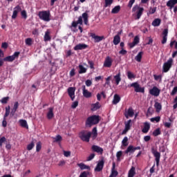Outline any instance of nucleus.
<instances>
[{
    "label": "nucleus",
    "mask_w": 177,
    "mask_h": 177,
    "mask_svg": "<svg viewBox=\"0 0 177 177\" xmlns=\"http://www.w3.org/2000/svg\"><path fill=\"white\" fill-rule=\"evenodd\" d=\"M99 122H100V117L98 115H93L86 119L85 125L86 127L91 128V127H93V125H97Z\"/></svg>",
    "instance_id": "obj_1"
},
{
    "label": "nucleus",
    "mask_w": 177,
    "mask_h": 177,
    "mask_svg": "<svg viewBox=\"0 0 177 177\" xmlns=\"http://www.w3.org/2000/svg\"><path fill=\"white\" fill-rule=\"evenodd\" d=\"M91 136H92V133L86 130H83L80 133H79V138L83 142H89Z\"/></svg>",
    "instance_id": "obj_2"
},
{
    "label": "nucleus",
    "mask_w": 177,
    "mask_h": 177,
    "mask_svg": "<svg viewBox=\"0 0 177 177\" xmlns=\"http://www.w3.org/2000/svg\"><path fill=\"white\" fill-rule=\"evenodd\" d=\"M132 12H136L135 20H139L140 17H142V15H143V12H145V8L140 7L138 5H136L132 8Z\"/></svg>",
    "instance_id": "obj_3"
},
{
    "label": "nucleus",
    "mask_w": 177,
    "mask_h": 177,
    "mask_svg": "<svg viewBox=\"0 0 177 177\" xmlns=\"http://www.w3.org/2000/svg\"><path fill=\"white\" fill-rule=\"evenodd\" d=\"M38 17L40 20H44V21H50V12L49 11H39Z\"/></svg>",
    "instance_id": "obj_4"
},
{
    "label": "nucleus",
    "mask_w": 177,
    "mask_h": 177,
    "mask_svg": "<svg viewBox=\"0 0 177 177\" xmlns=\"http://www.w3.org/2000/svg\"><path fill=\"white\" fill-rule=\"evenodd\" d=\"M82 19L84 20V23L86 26H89V16L88 15V12H84L82 16L79 17L78 20L76 21L77 24H82Z\"/></svg>",
    "instance_id": "obj_5"
},
{
    "label": "nucleus",
    "mask_w": 177,
    "mask_h": 177,
    "mask_svg": "<svg viewBox=\"0 0 177 177\" xmlns=\"http://www.w3.org/2000/svg\"><path fill=\"white\" fill-rule=\"evenodd\" d=\"M130 86L131 88H134V91L136 93H145V87H140V84L138 82L131 83Z\"/></svg>",
    "instance_id": "obj_6"
},
{
    "label": "nucleus",
    "mask_w": 177,
    "mask_h": 177,
    "mask_svg": "<svg viewBox=\"0 0 177 177\" xmlns=\"http://www.w3.org/2000/svg\"><path fill=\"white\" fill-rule=\"evenodd\" d=\"M172 63H174V59L172 58H169L167 62L163 64L162 71L163 73H168L172 67Z\"/></svg>",
    "instance_id": "obj_7"
},
{
    "label": "nucleus",
    "mask_w": 177,
    "mask_h": 177,
    "mask_svg": "<svg viewBox=\"0 0 177 177\" xmlns=\"http://www.w3.org/2000/svg\"><path fill=\"white\" fill-rule=\"evenodd\" d=\"M151 153L153 156L155 157L156 167H158L160 165V158H161V153L158 152L157 149H154V147L151 148Z\"/></svg>",
    "instance_id": "obj_8"
},
{
    "label": "nucleus",
    "mask_w": 177,
    "mask_h": 177,
    "mask_svg": "<svg viewBox=\"0 0 177 177\" xmlns=\"http://www.w3.org/2000/svg\"><path fill=\"white\" fill-rule=\"evenodd\" d=\"M20 52H15L12 55L3 58V62H13L16 58L19 57Z\"/></svg>",
    "instance_id": "obj_9"
},
{
    "label": "nucleus",
    "mask_w": 177,
    "mask_h": 177,
    "mask_svg": "<svg viewBox=\"0 0 177 177\" xmlns=\"http://www.w3.org/2000/svg\"><path fill=\"white\" fill-rule=\"evenodd\" d=\"M160 92H161V90L157 88V86H153L152 88L149 90V93L152 96H160Z\"/></svg>",
    "instance_id": "obj_10"
},
{
    "label": "nucleus",
    "mask_w": 177,
    "mask_h": 177,
    "mask_svg": "<svg viewBox=\"0 0 177 177\" xmlns=\"http://www.w3.org/2000/svg\"><path fill=\"white\" fill-rule=\"evenodd\" d=\"M68 95L71 97V100H74L75 99V88L69 87L67 89Z\"/></svg>",
    "instance_id": "obj_11"
},
{
    "label": "nucleus",
    "mask_w": 177,
    "mask_h": 177,
    "mask_svg": "<svg viewBox=\"0 0 177 177\" xmlns=\"http://www.w3.org/2000/svg\"><path fill=\"white\" fill-rule=\"evenodd\" d=\"M113 66V59H111L109 56L106 57L104 62V67H106L110 68Z\"/></svg>",
    "instance_id": "obj_12"
},
{
    "label": "nucleus",
    "mask_w": 177,
    "mask_h": 177,
    "mask_svg": "<svg viewBox=\"0 0 177 177\" xmlns=\"http://www.w3.org/2000/svg\"><path fill=\"white\" fill-rule=\"evenodd\" d=\"M104 167V160H101L98 162L97 166L95 167L94 171L95 172H100L103 170V167Z\"/></svg>",
    "instance_id": "obj_13"
},
{
    "label": "nucleus",
    "mask_w": 177,
    "mask_h": 177,
    "mask_svg": "<svg viewBox=\"0 0 177 177\" xmlns=\"http://www.w3.org/2000/svg\"><path fill=\"white\" fill-rule=\"evenodd\" d=\"M140 147H134L132 145H129L127 150L125 151V153L128 154V153H135V151H136V150H140Z\"/></svg>",
    "instance_id": "obj_14"
},
{
    "label": "nucleus",
    "mask_w": 177,
    "mask_h": 177,
    "mask_svg": "<svg viewBox=\"0 0 177 177\" xmlns=\"http://www.w3.org/2000/svg\"><path fill=\"white\" fill-rule=\"evenodd\" d=\"M82 88V91H83V96L84 97H86V99H89V97H92V93H91V92L88 91V90H86L85 85H83Z\"/></svg>",
    "instance_id": "obj_15"
},
{
    "label": "nucleus",
    "mask_w": 177,
    "mask_h": 177,
    "mask_svg": "<svg viewBox=\"0 0 177 177\" xmlns=\"http://www.w3.org/2000/svg\"><path fill=\"white\" fill-rule=\"evenodd\" d=\"M19 12H21V7L20 6H17L14 8V11L12 12V19H15L17 17V15L19 14Z\"/></svg>",
    "instance_id": "obj_16"
},
{
    "label": "nucleus",
    "mask_w": 177,
    "mask_h": 177,
    "mask_svg": "<svg viewBox=\"0 0 177 177\" xmlns=\"http://www.w3.org/2000/svg\"><path fill=\"white\" fill-rule=\"evenodd\" d=\"M91 37L95 39V42H100L104 39V36H97L95 33H91Z\"/></svg>",
    "instance_id": "obj_17"
},
{
    "label": "nucleus",
    "mask_w": 177,
    "mask_h": 177,
    "mask_svg": "<svg viewBox=\"0 0 177 177\" xmlns=\"http://www.w3.org/2000/svg\"><path fill=\"white\" fill-rule=\"evenodd\" d=\"M88 45L85 44H79L74 47V50H82V49H86Z\"/></svg>",
    "instance_id": "obj_18"
},
{
    "label": "nucleus",
    "mask_w": 177,
    "mask_h": 177,
    "mask_svg": "<svg viewBox=\"0 0 177 177\" xmlns=\"http://www.w3.org/2000/svg\"><path fill=\"white\" fill-rule=\"evenodd\" d=\"M91 149L93 151H95V153H100V154H103V148L97 145H93Z\"/></svg>",
    "instance_id": "obj_19"
},
{
    "label": "nucleus",
    "mask_w": 177,
    "mask_h": 177,
    "mask_svg": "<svg viewBox=\"0 0 177 177\" xmlns=\"http://www.w3.org/2000/svg\"><path fill=\"white\" fill-rule=\"evenodd\" d=\"M177 3V0H169L167 2V8H169V9H172L173 8L175 7V5Z\"/></svg>",
    "instance_id": "obj_20"
},
{
    "label": "nucleus",
    "mask_w": 177,
    "mask_h": 177,
    "mask_svg": "<svg viewBox=\"0 0 177 177\" xmlns=\"http://www.w3.org/2000/svg\"><path fill=\"white\" fill-rule=\"evenodd\" d=\"M135 112H133V109L132 108H129L127 112H125L124 116L126 118H129V117H133Z\"/></svg>",
    "instance_id": "obj_21"
},
{
    "label": "nucleus",
    "mask_w": 177,
    "mask_h": 177,
    "mask_svg": "<svg viewBox=\"0 0 177 177\" xmlns=\"http://www.w3.org/2000/svg\"><path fill=\"white\" fill-rule=\"evenodd\" d=\"M149 131H150V124H149V122H146L144 123V127L142 129V132L143 133H147V132H149Z\"/></svg>",
    "instance_id": "obj_22"
},
{
    "label": "nucleus",
    "mask_w": 177,
    "mask_h": 177,
    "mask_svg": "<svg viewBox=\"0 0 177 177\" xmlns=\"http://www.w3.org/2000/svg\"><path fill=\"white\" fill-rule=\"evenodd\" d=\"M121 100V97L118 94H115L113 96V100L112 101L113 104H118Z\"/></svg>",
    "instance_id": "obj_23"
},
{
    "label": "nucleus",
    "mask_w": 177,
    "mask_h": 177,
    "mask_svg": "<svg viewBox=\"0 0 177 177\" xmlns=\"http://www.w3.org/2000/svg\"><path fill=\"white\" fill-rule=\"evenodd\" d=\"M113 78L116 85H119L120 82H121V72H119Z\"/></svg>",
    "instance_id": "obj_24"
},
{
    "label": "nucleus",
    "mask_w": 177,
    "mask_h": 177,
    "mask_svg": "<svg viewBox=\"0 0 177 177\" xmlns=\"http://www.w3.org/2000/svg\"><path fill=\"white\" fill-rule=\"evenodd\" d=\"M55 116L53 113V108H48V112L47 113V118L48 120H52L53 117Z\"/></svg>",
    "instance_id": "obj_25"
},
{
    "label": "nucleus",
    "mask_w": 177,
    "mask_h": 177,
    "mask_svg": "<svg viewBox=\"0 0 177 177\" xmlns=\"http://www.w3.org/2000/svg\"><path fill=\"white\" fill-rule=\"evenodd\" d=\"M154 107L156 110V113H160V111H161V109H162V106L160 102H155Z\"/></svg>",
    "instance_id": "obj_26"
},
{
    "label": "nucleus",
    "mask_w": 177,
    "mask_h": 177,
    "mask_svg": "<svg viewBox=\"0 0 177 177\" xmlns=\"http://www.w3.org/2000/svg\"><path fill=\"white\" fill-rule=\"evenodd\" d=\"M160 24H161V19L159 18L155 19L152 22V26H153V27H158Z\"/></svg>",
    "instance_id": "obj_27"
},
{
    "label": "nucleus",
    "mask_w": 177,
    "mask_h": 177,
    "mask_svg": "<svg viewBox=\"0 0 177 177\" xmlns=\"http://www.w3.org/2000/svg\"><path fill=\"white\" fill-rule=\"evenodd\" d=\"M99 109H100V103L99 102L92 105V111H96V110H99Z\"/></svg>",
    "instance_id": "obj_28"
},
{
    "label": "nucleus",
    "mask_w": 177,
    "mask_h": 177,
    "mask_svg": "<svg viewBox=\"0 0 177 177\" xmlns=\"http://www.w3.org/2000/svg\"><path fill=\"white\" fill-rule=\"evenodd\" d=\"M120 41H121V37H120V35H116L114 37V38H113V44H114L115 45H118V44H120Z\"/></svg>",
    "instance_id": "obj_29"
},
{
    "label": "nucleus",
    "mask_w": 177,
    "mask_h": 177,
    "mask_svg": "<svg viewBox=\"0 0 177 177\" xmlns=\"http://www.w3.org/2000/svg\"><path fill=\"white\" fill-rule=\"evenodd\" d=\"M120 10H121V6H116L112 9L111 13H113V15H117V13H118Z\"/></svg>",
    "instance_id": "obj_30"
},
{
    "label": "nucleus",
    "mask_w": 177,
    "mask_h": 177,
    "mask_svg": "<svg viewBox=\"0 0 177 177\" xmlns=\"http://www.w3.org/2000/svg\"><path fill=\"white\" fill-rule=\"evenodd\" d=\"M136 172L135 171V167H132L131 169L129 171L128 177H134Z\"/></svg>",
    "instance_id": "obj_31"
},
{
    "label": "nucleus",
    "mask_w": 177,
    "mask_h": 177,
    "mask_svg": "<svg viewBox=\"0 0 177 177\" xmlns=\"http://www.w3.org/2000/svg\"><path fill=\"white\" fill-rule=\"evenodd\" d=\"M78 167L80 168V169L84 170V169H91V167L84 163H78L77 164Z\"/></svg>",
    "instance_id": "obj_32"
},
{
    "label": "nucleus",
    "mask_w": 177,
    "mask_h": 177,
    "mask_svg": "<svg viewBox=\"0 0 177 177\" xmlns=\"http://www.w3.org/2000/svg\"><path fill=\"white\" fill-rule=\"evenodd\" d=\"M127 75L129 80H135V78H136V76L130 71H127Z\"/></svg>",
    "instance_id": "obj_33"
},
{
    "label": "nucleus",
    "mask_w": 177,
    "mask_h": 177,
    "mask_svg": "<svg viewBox=\"0 0 177 177\" xmlns=\"http://www.w3.org/2000/svg\"><path fill=\"white\" fill-rule=\"evenodd\" d=\"M86 68L82 65H79V74H85L86 73Z\"/></svg>",
    "instance_id": "obj_34"
},
{
    "label": "nucleus",
    "mask_w": 177,
    "mask_h": 177,
    "mask_svg": "<svg viewBox=\"0 0 177 177\" xmlns=\"http://www.w3.org/2000/svg\"><path fill=\"white\" fill-rule=\"evenodd\" d=\"M20 125L22 128H28V124H27V120H19Z\"/></svg>",
    "instance_id": "obj_35"
},
{
    "label": "nucleus",
    "mask_w": 177,
    "mask_h": 177,
    "mask_svg": "<svg viewBox=\"0 0 177 177\" xmlns=\"http://www.w3.org/2000/svg\"><path fill=\"white\" fill-rule=\"evenodd\" d=\"M142 56H143V52L141 51L136 56L135 60L138 62H142Z\"/></svg>",
    "instance_id": "obj_36"
},
{
    "label": "nucleus",
    "mask_w": 177,
    "mask_h": 177,
    "mask_svg": "<svg viewBox=\"0 0 177 177\" xmlns=\"http://www.w3.org/2000/svg\"><path fill=\"white\" fill-rule=\"evenodd\" d=\"M9 114H10V106H8L6 107V113L3 115L4 118H8L9 117Z\"/></svg>",
    "instance_id": "obj_37"
},
{
    "label": "nucleus",
    "mask_w": 177,
    "mask_h": 177,
    "mask_svg": "<svg viewBox=\"0 0 177 177\" xmlns=\"http://www.w3.org/2000/svg\"><path fill=\"white\" fill-rule=\"evenodd\" d=\"M132 122L131 120H129L127 122H125L124 123V129H128L129 131V129H131V127H132V124H131Z\"/></svg>",
    "instance_id": "obj_38"
},
{
    "label": "nucleus",
    "mask_w": 177,
    "mask_h": 177,
    "mask_svg": "<svg viewBox=\"0 0 177 177\" xmlns=\"http://www.w3.org/2000/svg\"><path fill=\"white\" fill-rule=\"evenodd\" d=\"M105 4L104 6V8H109V6H111L113 5V2H114V0H104Z\"/></svg>",
    "instance_id": "obj_39"
},
{
    "label": "nucleus",
    "mask_w": 177,
    "mask_h": 177,
    "mask_svg": "<svg viewBox=\"0 0 177 177\" xmlns=\"http://www.w3.org/2000/svg\"><path fill=\"white\" fill-rule=\"evenodd\" d=\"M156 10H157V7L150 8L149 12H147V16H149V15H154Z\"/></svg>",
    "instance_id": "obj_40"
},
{
    "label": "nucleus",
    "mask_w": 177,
    "mask_h": 177,
    "mask_svg": "<svg viewBox=\"0 0 177 177\" xmlns=\"http://www.w3.org/2000/svg\"><path fill=\"white\" fill-rule=\"evenodd\" d=\"M161 120V117L160 116H156L155 118H152L150 119L151 122H160Z\"/></svg>",
    "instance_id": "obj_41"
},
{
    "label": "nucleus",
    "mask_w": 177,
    "mask_h": 177,
    "mask_svg": "<svg viewBox=\"0 0 177 177\" xmlns=\"http://www.w3.org/2000/svg\"><path fill=\"white\" fill-rule=\"evenodd\" d=\"M122 145L124 147H127L128 146V137H124L122 141Z\"/></svg>",
    "instance_id": "obj_42"
},
{
    "label": "nucleus",
    "mask_w": 177,
    "mask_h": 177,
    "mask_svg": "<svg viewBox=\"0 0 177 177\" xmlns=\"http://www.w3.org/2000/svg\"><path fill=\"white\" fill-rule=\"evenodd\" d=\"M49 31H46L44 35V41H50V35H49Z\"/></svg>",
    "instance_id": "obj_43"
},
{
    "label": "nucleus",
    "mask_w": 177,
    "mask_h": 177,
    "mask_svg": "<svg viewBox=\"0 0 177 177\" xmlns=\"http://www.w3.org/2000/svg\"><path fill=\"white\" fill-rule=\"evenodd\" d=\"M158 135H161V130H160V128H158L153 131V136H158Z\"/></svg>",
    "instance_id": "obj_44"
},
{
    "label": "nucleus",
    "mask_w": 177,
    "mask_h": 177,
    "mask_svg": "<svg viewBox=\"0 0 177 177\" xmlns=\"http://www.w3.org/2000/svg\"><path fill=\"white\" fill-rule=\"evenodd\" d=\"M92 133H93V138L95 139V138H97V128L94 127L92 130Z\"/></svg>",
    "instance_id": "obj_45"
},
{
    "label": "nucleus",
    "mask_w": 177,
    "mask_h": 177,
    "mask_svg": "<svg viewBox=\"0 0 177 177\" xmlns=\"http://www.w3.org/2000/svg\"><path fill=\"white\" fill-rule=\"evenodd\" d=\"M26 45H28V46H31L32 45V39L31 38H27L25 40Z\"/></svg>",
    "instance_id": "obj_46"
},
{
    "label": "nucleus",
    "mask_w": 177,
    "mask_h": 177,
    "mask_svg": "<svg viewBox=\"0 0 177 177\" xmlns=\"http://www.w3.org/2000/svg\"><path fill=\"white\" fill-rule=\"evenodd\" d=\"M8 101L9 97H4L0 100L1 103H2L3 104H6V103H8Z\"/></svg>",
    "instance_id": "obj_47"
},
{
    "label": "nucleus",
    "mask_w": 177,
    "mask_h": 177,
    "mask_svg": "<svg viewBox=\"0 0 177 177\" xmlns=\"http://www.w3.org/2000/svg\"><path fill=\"white\" fill-rule=\"evenodd\" d=\"M62 136L60 135H57L56 136L55 138H54V142H62Z\"/></svg>",
    "instance_id": "obj_48"
},
{
    "label": "nucleus",
    "mask_w": 177,
    "mask_h": 177,
    "mask_svg": "<svg viewBox=\"0 0 177 177\" xmlns=\"http://www.w3.org/2000/svg\"><path fill=\"white\" fill-rule=\"evenodd\" d=\"M34 146H35V145L34 144V142H31L30 144L28 145L27 150L28 151L32 150V149H34Z\"/></svg>",
    "instance_id": "obj_49"
},
{
    "label": "nucleus",
    "mask_w": 177,
    "mask_h": 177,
    "mask_svg": "<svg viewBox=\"0 0 177 177\" xmlns=\"http://www.w3.org/2000/svg\"><path fill=\"white\" fill-rule=\"evenodd\" d=\"M41 149H42V145L41 144V142H38L36 145V151H40Z\"/></svg>",
    "instance_id": "obj_50"
},
{
    "label": "nucleus",
    "mask_w": 177,
    "mask_h": 177,
    "mask_svg": "<svg viewBox=\"0 0 177 177\" xmlns=\"http://www.w3.org/2000/svg\"><path fill=\"white\" fill-rule=\"evenodd\" d=\"M88 64H89L90 68H91V70H95V63H93V61L88 60Z\"/></svg>",
    "instance_id": "obj_51"
},
{
    "label": "nucleus",
    "mask_w": 177,
    "mask_h": 177,
    "mask_svg": "<svg viewBox=\"0 0 177 177\" xmlns=\"http://www.w3.org/2000/svg\"><path fill=\"white\" fill-rule=\"evenodd\" d=\"M122 156V151H119L117 152L116 157H117L118 161H120L121 160Z\"/></svg>",
    "instance_id": "obj_52"
},
{
    "label": "nucleus",
    "mask_w": 177,
    "mask_h": 177,
    "mask_svg": "<svg viewBox=\"0 0 177 177\" xmlns=\"http://www.w3.org/2000/svg\"><path fill=\"white\" fill-rule=\"evenodd\" d=\"M6 142V138L5 136H3L0 138V147H2V145Z\"/></svg>",
    "instance_id": "obj_53"
},
{
    "label": "nucleus",
    "mask_w": 177,
    "mask_h": 177,
    "mask_svg": "<svg viewBox=\"0 0 177 177\" xmlns=\"http://www.w3.org/2000/svg\"><path fill=\"white\" fill-rule=\"evenodd\" d=\"M88 175H89V171H83L80 174L79 177H88Z\"/></svg>",
    "instance_id": "obj_54"
},
{
    "label": "nucleus",
    "mask_w": 177,
    "mask_h": 177,
    "mask_svg": "<svg viewBox=\"0 0 177 177\" xmlns=\"http://www.w3.org/2000/svg\"><path fill=\"white\" fill-rule=\"evenodd\" d=\"M2 127H3V128H6V127H8V122L6 121V118H3Z\"/></svg>",
    "instance_id": "obj_55"
},
{
    "label": "nucleus",
    "mask_w": 177,
    "mask_h": 177,
    "mask_svg": "<svg viewBox=\"0 0 177 177\" xmlns=\"http://www.w3.org/2000/svg\"><path fill=\"white\" fill-rule=\"evenodd\" d=\"M21 16L24 18V19H27V11H26V10H22L21 12Z\"/></svg>",
    "instance_id": "obj_56"
},
{
    "label": "nucleus",
    "mask_w": 177,
    "mask_h": 177,
    "mask_svg": "<svg viewBox=\"0 0 177 177\" xmlns=\"http://www.w3.org/2000/svg\"><path fill=\"white\" fill-rule=\"evenodd\" d=\"M176 93H177V86H175V87L173 88V90L171 91L170 95H171V96H174V95H176Z\"/></svg>",
    "instance_id": "obj_57"
},
{
    "label": "nucleus",
    "mask_w": 177,
    "mask_h": 177,
    "mask_svg": "<svg viewBox=\"0 0 177 177\" xmlns=\"http://www.w3.org/2000/svg\"><path fill=\"white\" fill-rule=\"evenodd\" d=\"M140 41V39L139 38V36H136V37H134L133 41L134 42V44H136L138 45V44H139Z\"/></svg>",
    "instance_id": "obj_58"
},
{
    "label": "nucleus",
    "mask_w": 177,
    "mask_h": 177,
    "mask_svg": "<svg viewBox=\"0 0 177 177\" xmlns=\"http://www.w3.org/2000/svg\"><path fill=\"white\" fill-rule=\"evenodd\" d=\"M32 35H36V37H38L39 35V32L38 29L35 28L32 32Z\"/></svg>",
    "instance_id": "obj_59"
},
{
    "label": "nucleus",
    "mask_w": 177,
    "mask_h": 177,
    "mask_svg": "<svg viewBox=\"0 0 177 177\" xmlns=\"http://www.w3.org/2000/svg\"><path fill=\"white\" fill-rule=\"evenodd\" d=\"M66 165V160H62L58 163V167H64Z\"/></svg>",
    "instance_id": "obj_60"
},
{
    "label": "nucleus",
    "mask_w": 177,
    "mask_h": 177,
    "mask_svg": "<svg viewBox=\"0 0 177 177\" xmlns=\"http://www.w3.org/2000/svg\"><path fill=\"white\" fill-rule=\"evenodd\" d=\"M95 153H91L89 155V156L87 158V161H92L93 158H95Z\"/></svg>",
    "instance_id": "obj_61"
},
{
    "label": "nucleus",
    "mask_w": 177,
    "mask_h": 177,
    "mask_svg": "<svg viewBox=\"0 0 177 177\" xmlns=\"http://www.w3.org/2000/svg\"><path fill=\"white\" fill-rule=\"evenodd\" d=\"M77 106H78V101H75L71 105L72 109H77Z\"/></svg>",
    "instance_id": "obj_62"
},
{
    "label": "nucleus",
    "mask_w": 177,
    "mask_h": 177,
    "mask_svg": "<svg viewBox=\"0 0 177 177\" xmlns=\"http://www.w3.org/2000/svg\"><path fill=\"white\" fill-rule=\"evenodd\" d=\"M135 3V0H130L128 3V8H132L133 5Z\"/></svg>",
    "instance_id": "obj_63"
},
{
    "label": "nucleus",
    "mask_w": 177,
    "mask_h": 177,
    "mask_svg": "<svg viewBox=\"0 0 177 177\" xmlns=\"http://www.w3.org/2000/svg\"><path fill=\"white\" fill-rule=\"evenodd\" d=\"M162 34L163 37H168V28L164 29Z\"/></svg>",
    "instance_id": "obj_64"
}]
</instances>
